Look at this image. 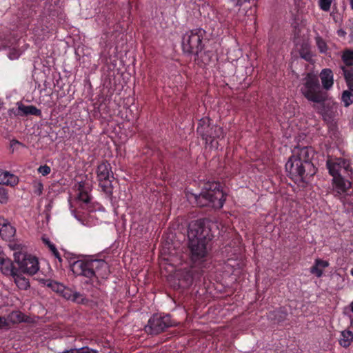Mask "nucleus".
<instances>
[{
	"label": "nucleus",
	"instance_id": "32",
	"mask_svg": "<svg viewBox=\"0 0 353 353\" xmlns=\"http://www.w3.org/2000/svg\"><path fill=\"white\" fill-rule=\"evenodd\" d=\"M315 40L319 52L321 53H326L328 50V47L325 40L321 37H316Z\"/></svg>",
	"mask_w": 353,
	"mask_h": 353
},
{
	"label": "nucleus",
	"instance_id": "38",
	"mask_svg": "<svg viewBox=\"0 0 353 353\" xmlns=\"http://www.w3.org/2000/svg\"><path fill=\"white\" fill-rule=\"evenodd\" d=\"M316 266H319L321 269H324L329 266L330 263L327 261H324L321 259H316L314 261V264Z\"/></svg>",
	"mask_w": 353,
	"mask_h": 353
},
{
	"label": "nucleus",
	"instance_id": "40",
	"mask_svg": "<svg viewBox=\"0 0 353 353\" xmlns=\"http://www.w3.org/2000/svg\"><path fill=\"white\" fill-rule=\"evenodd\" d=\"M8 198V190L6 188H1V204L6 203Z\"/></svg>",
	"mask_w": 353,
	"mask_h": 353
},
{
	"label": "nucleus",
	"instance_id": "42",
	"mask_svg": "<svg viewBox=\"0 0 353 353\" xmlns=\"http://www.w3.org/2000/svg\"><path fill=\"white\" fill-rule=\"evenodd\" d=\"M9 57L10 59H15V58H17L18 57V55H17L15 53L13 54V57H12V54H10L9 55Z\"/></svg>",
	"mask_w": 353,
	"mask_h": 353
},
{
	"label": "nucleus",
	"instance_id": "35",
	"mask_svg": "<svg viewBox=\"0 0 353 353\" xmlns=\"http://www.w3.org/2000/svg\"><path fill=\"white\" fill-rule=\"evenodd\" d=\"M19 147H25V145L16 139H12L10 142V150L12 153L17 150Z\"/></svg>",
	"mask_w": 353,
	"mask_h": 353
},
{
	"label": "nucleus",
	"instance_id": "33",
	"mask_svg": "<svg viewBox=\"0 0 353 353\" xmlns=\"http://www.w3.org/2000/svg\"><path fill=\"white\" fill-rule=\"evenodd\" d=\"M33 192L37 196H40L43 193V185L41 181H34L32 184Z\"/></svg>",
	"mask_w": 353,
	"mask_h": 353
},
{
	"label": "nucleus",
	"instance_id": "28",
	"mask_svg": "<svg viewBox=\"0 0 353 353\" xmlns=\"http://www.w3.org/2000/svg\"><path fill=\"white\" fill-rule=\"evenodd\" d=\"M77 200L81 203V205H87L90 201V196L87 191L80 185L79 188V193L77 195ZM84 208L83 206H82Z\"/></svg>",
	"mask_w": 353,
	"mask_h": 353
},
{
	"label": "nucleus",
	"instance_id": "2",
	"mask_svg": "<svg viewBox=\"0 0 353 353\" xmlns=\"http://www.w3.org/2000/svg\"><path fill=\"white\" fill-rule=\"evenodd\" d=\"M315 154L311 146H296L293 149L292 156L285 163V170L294 181L305 182L316 174V168L312 163Z\"/></svg>",
	"mask_w": 353,
	"mask_h": 353
},
{
	"label": "nucleus",
	"instance_id": "16",
	"mask_svg": "<svg viewBox=\"0 0 353 353\" xmlns=\"http://www.w3.org/2000/svg\"><path fill=\"white\" fill-rule=\"evenodd\" d=\"M15 234V228L11 225L8 221L3 220V222L1 223V239L9 241L8 244L10 243H14V241H11V239L14 237ZM3 250H9L8 248V243H6L3 248Z\"/></svg>",
	"mask_w": 353,
	"mask_h": 353
},
{
	"label": "nucleus",
	"instance_id": "30",
	"mask_svg": "<svg viewBox=\"0 0 353 353\" xmlns=\"http://www.w3.org/2000/svg\"><path fill=\"white\" fill-rule=\"evenodd\" d=\"M300 57L306 61H311L312 54L307 46H302L299 50Z\"/></svg>",
	"mask_w": 353,
	"mask_h": 353
},
{
	"label": "nucleus",
	"instance_id": "15",
	"mask_svg": "<svg viewBox=\"0 0 353 353\" xmlns=\"http://www.w3.org/2000/svg\"><path fill=\"white\" fill-rule=\"evenodd\" d=\"M17 105V108L16 109L12 110V112L15 116L27 117L33 115L39 117L42 116L41 110L33 105H26L21 102H18Z\"/></svg>",
	"mask_w": 353,
	"mask_h": 353
},
{
	"label": "nucleus",
	"instance_id": "20",
	"mask_svg": "<svg viewBox=\"0 0 353 353\" xmlns=\"http://www.w3.org/2000/svg\"><path fill=\"white\" fill-rule=\"evenodd\" d=\"M1 185L14 187L19 183L18 176L8 171L1 172Z\"/></svg>",
	"mask_w": 353,
	"mask_h": 353
},
{
	"label": "nucleus",
	"instance_id": "11",
	"mask_svg": "<svg viewBox=\"0 0 353 353\" xmlns=\"http://www.w3.org/2000/svg\"><path fill=\"white\" fill-rule=\"evenodd\" d=\"M207 270L205 268H199L198 266L192 264L189 268H185L181 272L179 281L184 284V286L188 287L194 281L200 280Z\"/></svg>",
	"mask_w": 353,
	"mask_h": 353
},
{
	"label": "nucleus",
	"instance_id": "18",
	"mask_svg": "<svg viewBox=\"0 0 353 353\" xmlns=\"http://www.w3.org/2000/svg\"><path fill=\"white\" fill-rule=\"evenodd\" d=\"M5 251L4 250H1V273L13 277L16 275V273L19 272V270L14 267L10 259L4 257Z\"/></svg>",
	"mask_w": 353,
	"mask_h": 353
},
{
	"label": "nucleus",
	"instance_id": "34",
	"mask_svg": "<svg viewBox=\"0 0 353 353\" xmlns=\"http://www.w3.org/2000/svg\"><path fill=\"white\" fill-rule=\"evenodd\" d=\"M332 2V0H319V6L322 10L327 12L330 10Z\"/></svg>",
	"mask_w": 353,
	"mask_h": 353
},
{
	"label": "nucleus",
	"instance_id": "3",
	"mask_svg": "<svg viewBox=\"0 0 353 353\" xmlns=\"http://www.w3.org/2000/svg\"><path fill=\"white\" fill-rule=\"evenodd\" d=\"M301 92L309 101L313 102V108L322 117L325 122L333 120L334 112L332 105L327 102L328 94L321 89L319 78L312 73H307L301 88Z\"/></svg>",
	"mask_w": 353,
	"mask_h": 353
},
{
	"label": "nucleus",
	"instance_id": "9",
	"mask_svg": "<svg viewBox=\"0 0 353 353\" xmlns=\"http://www.w3.org/2000/svg\"><path fill=\"white\" fill-rule=\"evenodd\" d=\"M176 322L172 319L170 314H154L145 327L147 333L157 335L164 332L167 328L176 326Z\"/></svg>",
	"mask_w": 353,
	"mask_h": 353
},
{
	"label": "nucleus",
	"instance_id": "45",
	"mask_svg": "<svg viewBox=\"0 0 353 353\" xmlns=\"http://www.w3.org/2000/svg\"><path fill=\"white\" fill-rule=\"evenodd\" d=\"M351 7L353 9V0L350 1Z\"/></svg>",
	"mask_w": 353,
	"mask_h": 353
},
{
	"label": "nucleus",
	"instance_id": "6",
	"mask_svg": "<svg viewBox=\"0 0 353 353\" xmlns=\"http://www.w3.org/2000/svg\"><path fill=\"white\" fill-rule=\"evenodd\" d=\"M8 248L13 251L14 261L19 265V270L29 275L35 274L39 270L38 259L24 250V246L19 243L8 244Z\"/></svg>",
	"mask_w": 353,
	"mask_h": 353
},
{
	"label": "nucleus",
	"instance_id": "12",
	"mask_svg": "<svg viewBox=\"0 0 353 353\" xmlns=\"http://www.w3.org/2000/svg\"><path fill=\"white\" fill-rule=\"evenodd\" d=\"M332 191L335 196L350 194L352 183L342 175L334 176L332 179Z\"/></svg>",
	"mask_w": 353,
	"mask_h": 353
},
{
	"label": "nucleus",
	"instance_id": "23",
	"mask_svg": "<svg viewBox=\"0 0 353 353\" xmlns=\"http://www.w3.org/2000/svg\"><path fill=\"white\" fill-rule=\"evenodd\" d=\"M340 68L343 71L347 88L353 90V68H347L345 66H340Z\"/></svg>",
	"mask_w": 353,
	"mask_h": 353
},
{
	"label": "nucleus",
	"instance_id": "24",
	"mask_svg": "<svg viewBox=\"0 0 353 353\" xmlns=\"http://www.w3.org/2000/svg\"><path fill=\"white\" fill-rule=\"evenodd\" d=\"M17 286L23 290H27L30 288V283L28 279L24 277L22 274H19V272L16 273V275L12 277Z\"/></svg>",
	"mask_w": 353,
	"mask_h": 353
},
{
	"label": "nucleus",
	"instance_id": "22",
	"mask_svg": "<svg viewBox=\"0 0 353 353\" xmlns=\"http://www.w3.org/2000/svg\"><path fill=\"white\" fill-rule=\"evenodd\" d=\"M42 241L48 248L49 250L51 252L52 254L54 256V258L57 259L58 262L59 263L60 267H61L63 259L61 256V254L58 250L57 249L55 245L47 238L43 237Z\"/></svg>",
	"mask_w": 353,
	"mask_h": 353
},
{
	"label": "nucleus",
	"instance_id": "19",
	"mask_svg": "<svg viewBox=\"0 0 353 353\" xmlns=\"http://www.w3.org/2000/svg\"><path fill=\"white\" fill-rule=\"evenodd\" d=\"M288 314L284 307H280L269 314V317L273 320L275 323L280 324L283 323L286 319Z\"/></svg>",
	"mask_w": 353,
	"mask_h": 353
},
{
	"label": "nucleus",
	"instance_id": "41",
	"mask_svg": "<svg viewBox=\"0 0 353 353\" xmlns=\"http://www.w3.org/2000/svg\"><path fill=\"white\" fill-rule=\"evenodd\" d=\"M234 2L235 6H241L244 3L249 1L250 0H232Z\"/></svg>",
	"mask_w": 353,
	"mask_h": 353
},
{
	"label": "nucleus",
	"instance_id": "46",
	"mask_svg": "<svg viewBox=\"0 0 353 353\" xmlns=\"http://www.w3.org/2000/svg\"><path fill=\"white\" fill-rule=\"evenodd\" d=\"M350 274L353 276V268L350 270Z\"/></svg>",
	"mask_w": 353,
	"mask_h": 353
},
{
	"label": "nucleus",
	"instance_id": "4",
	"mask_svg": "<svg viewBox=\"0 0 353 353\" xmlns=\"http://www.w3.org/2000/svg\"><path fill=\"white\" fill-rule=\"evenodd\" d=\"M64 258L73 274L87 278V283H93L99 278H107L109 275V266L104 260L77 259L76 255L70 252H65Z\"/></svg>",
	"mask_w": 353,
	"mask_h": 353
},
{
	"label": "nucleus",
	"instance_id": "7",
	"mask_svg": "<svg viewBox=\"0 0 353 353\" xmlns=\"http://www.w3.org/2000/svg\"><path fill=\"white\" fill-rule=\"evenodd\" d=\"M205 31L202 28H196L186 32L182 38V49L185 53L198 56L203 48V39Z\"/></svg>",
	"mask_w": 353,
	"mask_h": 353
},
{
	"label": "nucleus",
	"instance_id": "10",
	"mask_svg": "<svg viewBox=\"0 0 353 353\" xmlns=\"http://www.w3.org/2000/svg\"><path fill=\"white\" fill-rule=\"evenodd\" d=\"M196 132L206 143L209 141L212 143L214 140L224 137L223 128L217 125L211 126L209 117H203L199 121Z\"/></svg>",
	"mask_w": 353,
	"mask_h": 353
},
{
	"label": "nucleus",
	"instance_id": "39",
	"mask_svg": "<svg viewBox=\"0 0 353 353\" xmlns=\"http://www.w3.org/2000/svg\"><path fill=\"white\" fill-rule=\"evenodd\" d=\"M39 173H41L43 176H46L49 174L51 172V168L50 166L47 165H41L38 168Z\"/></svg>",
	"mask_w": 353,
	"mask_h": 353
},
{
	"label": "nucleus",
	"instance_id": "13",
	"mask_svg": "<svg viewBox=\"0 0 353 353\" xmlns=\"http://www.w3.org/2000/svg\"><path fill=\"white\" fill-rule=\"evenodd\" d=\"M326 167L329 174L332 176H338L341 174V170L348 171L350 168L347 160L343 158H337L334 160L328 159L326 162Z\"/></svg>",
	"mask_w": 353,
	"mask_h": 353
},
{
	"label": "nucleus",
	"instance_id": "5",
	"mask_svg": "<svg viewBox=\"0 0 353 353\" xmlns=\"http://www.w3.org/2000/svg\"><path fill=\"white\" fill-rule=\"evenodd\" d=\"M185 196L188 201L194 202L199 207H211L220 209L225 201L221 184L219 181H208L203 183L201 192L197 194L188 190Z\"/></svg>",
	"mask_w": 353,
	"mask_h": 353
},
{
	"label": "nucleus",
	"instance_id": "1",
	"mask_svg": "<svg viewBox=\"0 0 353 353\" xmlns=\"http://www.w3.org/2000/svg\"><path fill=\"white\" fill-rule=\"evenodd\" d=\"M188 238L189 256L192 264L199 268L210 269L212 259L207 246L211 241V236L203 220L199 219L190 223Z\"/></svg>",
	"mask_w": 353,
	"mask_h": 353
},
{
	"label": "nucleus",
	"instance_id": "8",
	"mask_svg": "<svg viewBox=\"0 0 353 353\" xmlns=\"http://www.w3.org/2000/svg\"><path fill=\"white\" fill-rule=\"evenodd\" d=\"M96 173L99 185L102 191L108 196H112L114 189L112 180L114 177L111 165L107 161H102L98 165Z\"/></svg>",
	"mask_w": 353,
	"mask_h": 353
},
{
	"label": "nucleus",
	"instance_id": "21",
	"mask_svg": "<svg viewBox=\"0 0 353 353\" xmlns=\"http://www.w3.org/2000/svg\"><path fill=\"white\" fill-rule=\"evenodd\" d=\"M213 53L211 51H205L203 54L198 53V56H195V61L200 67L209 65L212 59Z\"/></svg>",
	"mask_w": 353,
	"mask_h": 353
},
{
	"label": "nucleus",
	"instance_id": "43",
	"mask_svg": "<svg viewBox=\"0 0 353 353\" xmlns=\"http://www.w3.org/2000/svg\"><path fill=\"white\" fill-rule=\"evenodd\" d=\"M299 24L297 23H292V26L293 28L296 30L297 27H298Z\"/></svg>",
	"mask_w": 353,
	"mask_h": 353
},
{
	"label": "nucleus",
	"instance_id": "26",
	"mask_svg": "<svg viewBox=\"0 0 353 353\" xmlns=\"http://www.w3.org/2000/svg\"><path fill=\"white\" fill-rule=\"evenodd\" d=\"M43 283L48 288L58 294H61V292L64 290V285L62 283L52 279L43 280Z\"/></svg>",
	"mask_w": 353,
	"mask_h": 353
},
{
	"label": "nucleus",
	"instance_id": "36",
	"mask_svg": "<svg viewBox=\"0 0 353 353\" xmlns=\"http://www.w3.org/2000/svg\"><path fill=\"white\" fill-rule=\"evenodd\" d=\"M310 272L318 278H321L323 276V269L315 265L310 268Z\"/></svg>",
	"mask_w": 353,
	"mask_h": 353
},
{
	"label": "nucleus",
	"instance_id": "37",
	"mask_svg": "<svg viewBox=\"0 0 353 353\" xmlns=\"http://www.w3.org/2000/svg\"><path fill=\"white\" fill-rule=\"evenodd\" d=\"M73 293V290L64 286V290L61 292L60 294L65 299L71 300Z\"/></svg>",
	"mask_w": 353,
	"mask_h": 353
},
{
	"label": "nucleus",
	"instance_id": "27",
	"mask_svg": "<svg viewBox=\"0 0 353 353\" xmlns=\"http://www.w3.org/2000/svg\"><path fill=\"white\" fill-rule=\"evenodd\" d=\"M341 59L344 63L343 66L350 68L353 66V50L350 49H345L343 50Z\"/></svg>",
	"mask_w": 353,
	"mask_h": 353
},
{
	"label": "nucleus",
	"instance_id": "14",
	"mask_svg": "<svg viewBox=\"0 0 353 353\" xmlns=\"http://www.w3.org/2000/svg\"><path fill=\"white\" fill-rule=\"evenodd\" d=\"M21 322L30 323L32 320L30 316L25 315L20 311H13L6 318L1 316V328Z\"/></svg>",
	"mask_w": 353,
	"mask_h": 353
},
{
	"label": "nucleus",
	"instance_id": "31",
	"mask_svg": "<svg viewBox=\"0 0 353 353\" xmlns=\"http://www.w3.org/2000/svg\"><path fill=\"white\" fill-rule=\"evenodd\" d=\"M70 301L81 304H85L88 303V299L83 294L75 291H74Z\"/></svg>",
	"mask_w": 353,
	"mask_h": 353
},
{
	"label": "nucleus",
	"instance_id": "25",
	"mask_svg": "<svg viewBox=\"0 0 353 353\" xmlns=\"http://www.w3.org/2000/svg\"><path fill=\"white\" fill-rule=\"evenodd\" d=\"M353 340V333L350 330H344L341 333L339 344L343 347H348Z\"/></svg>",
	"mask_w": 353,
	"mask_h": 353
},
{
	"label": "nucleus",
	"instance_id": "17",
	"mask_svg": "<svg viewBox=\"0 0 353 353\" xmlns=\"http://www.w3.org/2000/svg\"><path fill=\"white\" fill-rule=\"evenodd\" d=\"M319 77L322 85V87L321 86V89L325 90L324 91L325 92L331 90L334 85V74L332 70L330 68L323 69L319 74Z\"/></svg>",
	"mask_w": 353,
	"mask_h": 353
},
{
	"label": "nucleus",
	"instance_id": "29",
	"mask_svg": "<svg viewBox=\"0 0 353 353\" xmlns=\"http://www.w3.org/2000/svg\"><path fill=\"white\" fill-rule=\"evenodd\" d=\"M341 101L345 108L349 107L353 103V90H346L342 92Z\"/></svg>",
	"mask_w": 353,
	"mask_h": 353
},
{
	"label": "nucleus",
	"instance_id": "44",
	"mask_svg": "<svg viewBox=\"0 0 353 353\" xmlns=\"http://www.w3.org/2000/svg\"><path fill=\"white\" fill-rule=\"evenodd\" d=\"M351 311L353 312V301L350 304Z\"/></svg>",
	"mask_w": 353,
	"mask_h": 353
}]
</instances>
